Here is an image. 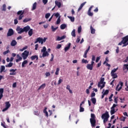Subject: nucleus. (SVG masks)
<instances>
[{"instance_id":"nucleus-1","label":"nucleus","mask_w":128,"mask_h":128,"mask_svg":"<svg viewBox=\"0 0 128 128\" xmlns=\"http://www.w3.org/2000/svg\"><path fill=\"white\" fill-rule=\"evenodd\" d=\"M128 36H126L123 38V40L121 42H120L118 44V46H122V44L124 45L122 46V47L126 46L128 45Z\"/></svg>"},{"instance_id":"nucleus-2","label":"nucleus","mask_w":128,"mask_h":128,"mask_svg":"<svg viewBox=\"0 0 128 128\" xmlns=\"http://www.w3.org/2000/svg\"><path fill=\"white\" fill-rule=\"evenodd\" d=\"M110 118V114H108V112H106L102 114V118L103 120L104 124H106L108 120V118Z\"/></svg>"},{"instance_id":"nucleus-3","label":"nucleus","mask_w":128,"mask_h":128,"mask_svg":"<svg viewBox=\"0 0 128 128\" xmlns=\"http://www.w3.org/2000/svg\"><path fill=\"white\" fill-rule=\"evenodd\" d=\"M96 116L94 114H91V118H90V122L91 124V126L92 127L96 126Z\"/></svg>"},{"instance_id":"nucleus-4","label":"nucleus","mask_w":128,"mask_h":128,"mask_svg":"<svg viewBox=\"0 0 128 128\" xmlns=\"http://www.w3.org/2000/svg\"><path fill=\"white\" fill-rule=\"evenodd\" d=\"M105 84L106 82H104V78H101L98 84V88H100V90H102V88H104Z\"/></svg>"},{"instance_id":"nucleus-5","label":"nucleus","mask_w":128,"mask_h":128,"mask_svg":"<svg viewBox=\"0 0 128 128\" xmlns=\"http://www.w3.org/2000/svg\"><path fill=\"white\" fill-rule=\"evenodd\" d=\"M41 52L42 53V55L40 56V58H46V56H48L49 54L48 52H46V47H43L42 49L41 50Z\"/></svg>"},{"instance_id":"nucleus-6","label":"nucleus","mask_w":128,"mask_h":128,"mask_svg":"<svg viewBox=\"0 0 128 128\" xmlns=\"http://www.w3.org/2000/svg\"><path fill=\"white\" fill-rule=\"evenodd\" d=\"M48 40V38H38L36 39V41L34 42V44H36L37 42H39V44H42L44 42H46V41Z\"/></svg>"},{"instance_id":"nucleus-7","label":"nucleus","mask_w":128,"mask_h":128,"mask_svg":"<svg viewBox=\"0 0 128 128\" xmlns=\"http://www.w3.org/2000/svg\"><path fill=\"white\" fill-rule=\"evenodd\" d=\"M24 10H20L17 12V14L19 16L18 18L19 20H22V18L24 16Z\"/></svg>"},{"instance_id":"nucleus-8","label":"nucleus","mask_w":128,"mask_h":128,"mask_svg":"<svg viewBox=\"0 0 128 128\" xmlns=\"http://www.w3.org/2000/svg\"><path fill=\"white\" fill-rule=\"evenodd\" d=\"M117 106L118 105L116 104H113L111 108V110H110L111 114H114L118 110V108H116Z\"/></svg>"},{"instance_id":"nucleus-9","label":"nucleus","mask_w":128,"mask_h":128,"mask_svg":"<svg viewBox=\"0 0 128 128\" xmlns=\"http://www.w3.org/2000/svg\"><path fill=\"white\" fill-rule=\"evenodd\" d=\"M30 52L28 50H25L23 53L22 54V56L23 58V60H26L28 56V54Z\"/></svg>"},{"instance_id":"nucleus-10","label":"nucleus","mask_w":128,"mask_h":128,"mask_svg":"<svg viewBox=\"0 0 128 128\" xmlns=\"http://www.w3.org/2000/svg\"><path fill=\"white\" fill-rule=\"evenodd\" d=\"M5 104L6 108L2 110V112H6V110H8L10 108V104L9 102H6Z\"/></svg>"},{"instance_id":"nucleus-11","label":"nucleus","mask_w":128,"mask_h":128,"mask_svg":"<svg viewBox=\"0 0 128 128\" xmlns=\"http://www.w3.org/2000/svg\"><path fill=\"white\" fill-rule=\"evenodd\" d=\"M123 85H124L123 82H120L119 84L116 86V90H118V92L120 90H121Z\"/></svg>"},{"instance_id":"nucleus-12","label":"nucleus","mask_w":128,"mask_h":128,"mask_svg":"<svg viewBox=\"0 0 128 128\" xmlns=\"http://www.w3.org/2000/svg\"><path fill=\"white\" fill-rule=\"evenodd\" d=\"M16 69H10L9 70L10 76H16Z\"/></svg>"},{"instance_id":"nucleus-13","label":"nucleus","mask_w":128,"mask_h":128,"mask_svg":"<svg viewBox=\"0 0 128 128\" xmlns=\"http://www.w3.org/2000/svg\"><path fill=\"white\" fill-rule=\"evenodd\" d=\"M14 34V30L10 28L8 30V32L7 33V36H12Z\"/></svg>"},{"instance_id":"nucleus-14","label":"nucleus","mask_w":128,"mask_h":128,"mask_svg":"<svg viewBox=\"0 0 128 128\" xmlns=\"http://www.w3.org/2000/svg\"><path fill=\"white\" fill-rule=\"evenodd\" d=\"M18 34H22L24 32V28H20V26H18L16 30Z\"/></svg>"},{"instance_id":"nucleus-15","label":"nucleus","mask_w":128,"mask_h":128,"mask_svg":"<svg viewBox=\"0 0 128 128\" xmlns=\"http://www.w3.org/2000/svg\"><path fill=\"white\" fill-rule=\"evenodd\" d=\"M94 8V6H91L88 12V16H94V14H92V12H90V11L92 10V8Z\"/></svg>"},{"instance_id":"nucleus-16","label":"nucleus","mask_w":128,"mask_h":128,"mask_svg":"<svg viewBox=\"0 0 128 128\" xmlns=\"http://www.w3.org/2000/svg\"><path fill=\"white\" fill-rule=\"evenodd\" d=\"M87 70H92L94 68V66L91 65V64H88L86 66Z\"/></svg>"},{"instance_id":"nucleus-17","label":"nucleus","mask_w":128,"mask_h":128,"mask_svg":"<svg viewBox=\"0 0 128 128\" xmlns=\"http://www.w3.org/2000/svg\"><path fill=\"white\" fill-rule=\"evenodd\" d=\"M28 63V60H24L22 62V68H26V64Z\"/></svg>"},{"instance_id":"nucleus-18","label":"nucleus","mask_w":128,"mask_h":128,"mask_svg":"<svg viewBox=\"0 0 128 128\" xmlns=\"http://www.w3.org/2000/svg\"><path fill=\"white\" fill-rule=\"evenodd\" d=\"M30 30V26H26L23 28V32H28Z\"/></svg>"},{"instance_id":"nucleus-19","label":"nucleus","mask_w":128,"mask_h":128,"mask_svg":"<svg viewBox=\"0 0 128 128\" xmlns=\"http://www.w3.org/2000/svg\"><path fill=\"white\" fill-rule=\"evenodd\" d=\"M17 59L16 60V62H20L22 60V58L20 54H17Z\"/></svg>"},{"instance_id":"nucleus-20","label":"nucleus","mask_w":128,"mask_h":128,"mask_svg":"<svg viewBox=\"0 0 128 128\" xmlns=\"http://www.w3.org/2000/svg\"><path fill=\"white\" fill-rule=\"evenodd\" d=\"M18 42H16V40H12L10 42V46H16Z\"/></svg>"},{"instance_id":"nucleus-21","label":"nucleus","mask_w":128,"mask_h":128,"mask_svg":"<svg viewBox=\"0 0 128 128\" xmlns=\"http://www.w3.org/2000/svg\"><path fill=\"white\" fill-rule=\"evenodd\" d=\"M55 4L57 6H58V8H60L62 6V3L58 2V0L55 1Z\"/></svg>"},{"instance_id":"nucleus-22","label":"nucleus","mask_w":128,"mask_h":128,"mask_svg":"<svg viewBox=\"0 0 128 128\" xmlns=\"http://www.w3.org/2000/svg\"><path fill=\"white\" fill-rule=\"evenodd\" d=\"M70 45H71L70 43H69L68 44V46L64 48V50H65V52H68V50H70Z\"/></svg>"},{"instance_id":"nucleus-23","label":"nucleus","mask_w":128,"mask_h":128,"mask_svg":"<svg viewBox=\"0 0 128 128\" xmlns=\"http://www.w3.org/2000/svg\"><path fill=\"white\" fill-rule=\"evenodd\" d=\"M110 74L112 78H118V74L116 73H110Z\"/></svg>"},{"instance_id":"nucleus-24","label":"nucleus","mask_w":128,"mask_h":128,"mask_svg":"<svg viewBox=\"0 0 128 128\" xmlns=\"http://www.w3.org/2000/svg\"><path fill=\"white\" fill-rule=\"evenodd\" d=\"M46 88V84H42L39 88H38V90H44Z\"/></svg>"},{"instance_id":"nucleus-25","label":"nucleus","mask_w":128,"mask_h":128,"mask_svg":"<svg viewBox=\"0 0 128 128\" xmlns=\"http://www.w3.org/2000/svg\"><path fill=\"white\" fill-rule=\"evenodd\" d=\"M46 110H48V108L46 107L44 110V112L46 116L48 117V113L46 112Z\"/></svg>"},{"instance_id":"nucleus-26","label":"nucleus","mask_w":128,"mask_h":128,"mask_svg":"<svg viewBox=\"0 0 128 128\" xmlns=\"http://www.w3.org/2000/svg\"><path fill=\"white\" fill-rule=\"evenodd\" d=\"M36 60H38V56L35 55V56H31V60H36Z\"/></svg>"},{"instance_id":"nucleus-27","label":"nucleus","mask_w":128,"mask_h":128,"mask_svg":"<svg viewBox=\"0 0 128 128\" xmlns=\"http://www.w3.org/2000/svg\"><path fill=\"white\" fill-rule=\"evenodd\" d=\"M91 101L94 104H96V100L94 98H91Z\"/></svg>"},{"instance_id":"nucleus-28","label":"nucleus","mask_w":128,"mask_h":128,"mask_svg":"<svg viewBox=\"0 0 128 128\" xmlns=\"http://www.w3.org/2000/svg\"><path fill=\"white\" fill-rule=\"evenodd\" d=\"M68 18H69L70 21L72 22H74V17L70 16H68Z\"/></svg>"},{"instance_id":"nucleus-29","label":"nucleus","mask_w":128,"mask_h":128,"mask_svg":"<svg viewBox=\"0 0 128 128\" xmlns=\"http://www.w3.org/2000/svg\"><path fill=\"white\" fill-rule=\"evenodd\" d=\"M60 28L61 30H64L66 28V24H62L60 25Z\"/></svg>"},{"instance_id":"nucleus-30","label":"nucleus","mask_w":128,"mask_h":128,"mask_svg":"<svg viewBox=\"0 0 128 128\" xmlns=\"http://www.w3.org/2000/svg\"><path fill=\"white\" fill-rule=\"evenodd\" d=\"M33 32L32 29H30L28 32V34L29 36H32Z\"/></svg>"},{"instance_id":"nucleus-31","label":"nucleus","mask_w":128,"mask_h":128,"mask_svg":"<svg viewBox=\"0 0 128 128\" xmlns=\"http://www.w3.org/2000/svg\"><path fill=\"white\" fill-rule=\"evenodd\" d=\"M30 20H32V18H26L24 20L23 22H30Z\"/></svg>"},{"instance_id":"nucleus-32","label":"nucleus","mask_w":128,"mask_h":128,"mask_svg":"<svg viewBox=\"0 0 128 128\" xmlns=\"http://www.w3.org/2000/svg\"><path fill=\"white\" fill-rule=\"evenodd\" d=\"M14 64L12 62H10L8 64L6 65V68H12Z\"/></svg>"},{"instance_id":"nucleus-33","label":"nucleus","mask_w":128,"mask_h":128,"mask_svg":"<svg viewBox=\"0 0 128 128\" xmlns=\"http://www.w3.org/2000/svg\"><path fill=\"white\" fill-rule=\"evenodd\" d=\"M82 64H88V61L84 58L82 59Z\"/></svg>"},{"instance_id":"nucleus-34","label":"nucleus","mask_w":128,"mask_h":128,"mask_svg":"<svg viewBox=\"0 0 128 128\" xmlns=\"http://www.w3.org/2000/svg\"><path fill=\"white\" fill-rule=\"evenodd\" d=\"M118 70V67L116 68H114L113 69L112 71H111V74H116V70Z\"/></svg>"},{"instance_id":"nucleus-35","label":"nucleus","mask_w":128,"mask_h":128,"mask_svg":"<svg viewBox=\"0 0 128 128\" xmlns=\"http://www.w3.org/2000/svg\"><path fill=\"white\" fill-rule=\"evenodd\" d=\"M71 34L72 36H74V38H76V30H73L72 31Z\"/></svg>"},{"instance_id":"nucleus-36","label":"nucleus","mask_w":128,"mask_h":128,"mask_svg":"<svg viewBox=\"0 0 128 128\" xmlns=\"http://www.w3.org/2000/svg\"><path fill=\"white\" fill-rule=\"evenodd\" d=\"M60 68H57L56 69V71L55 72V74L56 76H58V74L60 72Z\"/></svg>"},{"instance_id":"nucleus-37","label":"nucleus","mask_w":128,"mask_h":128,"mask_svg":"<svg viewBox=\"0 0 128 128\" xmlns=\"http://www.w3.org/2000/svg\"><path fill=\"white\" fill-rule=\"evenodd\" d=\"M64 80H62V77H60L59 80H58V84H62V82Z\"/></svg>"},{"instance_id":"nucleus-38","label":"nucleus","mask_w":128,"mask_h":128,"mask_svg":"<svg viewBox=\"0 0 128 128\" xmlns=\"http://www.w3.org/2000/svg\"><path fill=\"white\" fill-rule=\"evenodd\" d=\"M102 94H104L105 96L106 94H108V90H106L104 91V90H103V91L102 92Z\"/></svg>"},{"instance_id":"nucleus-39","label":"nucleus","mask_w":128,"mask_h":128,"mask_svg":"<svg viewBox=\"0 0 128 128\" xmlns=\"http://www.w3.org/2000/svg\"><path fill=\"white\" fill-rule=\"evenodd\" d=\"M90 30H91V34H94V32H96V30H94L92 27L91 26H90Z\"/></svg>"},{"instance_id":"nucleus-40","label":"nucleus","mask_w":128,"mask_h":128,"mask_svg":"<svg viewBox=\"0 0 128 128\" xmlns=\"http://www.w3.org/2000/svg\"><path fill=\"white\" fill-rule=\"evenodd\" d=\"M36 2H34L32 6V10H36Z\"/></svg>"},{"instance_id":"nucleus-41","label":"nucleus","mask_w":128,"mask_h":128,"mask_svg":"<svg viewBox=\"0 0 128 128\" xmlns=\"http://www.w3.org/2000/svg\"><path fill=\"white\" fill-rule=\"evenodd\" d=\"M60 16H59L57 20H56V24H60Z\"/></svg>"},{"instance_id":"nucleus-42","label":"nucleus","mask_w":128,"mask_h":128,"mask_svg":"<svg viewBox=\"0 0 128 128\" xmlns=\"http://www.w3.org/2000/svg\"><path fill=\"white\" fill-rule=\"evenodd\" d=\"M53 16H54L56 18H60V13L57 12V13H54Z\"/></svg>"},{"instance_id":"nucleus-43","label":"nucleus","mask_w":128,"mask_h":128,"mask_svg":"<svg viewBox=\"0 0 128 128\" xmlns=\"http://www.w3.org/2000/svg\"><path fill=\"white\" fill-rule=\"evenodd\" d=\"M90 50V46H89L88 48L85 51L84 54H88V51Z\"/></svg>"},{"instance_id":"nucleus-44","label":"nucleus","mask_w":128,"mask_h":128,"mask_svg":"<svg viewBox=\"0 0 128 128\" xmlns=\"http://www.w3.org/2000/svg\"><path fill=\"white\" fill-rule=\"evenodd\" d=\"M50 16V13H47L45 15L46 18H48Z\"/></svg>"},{"instance_id":"nucleus-45","label":"nucleus","mask_w":128,"mask_h":128,"mask_svg":"<svg viewBox=\"0 0 128 128\" xmlns=\"http://www.w3.org/2000/svg\"><path fill=\"white\" fill-rule=\"evenodd\" d=\"M78 34H80V32H82V26H80L78 28Z\"/></svg>"},{"instance_id":"nucleus-46","label":"nucleus","mask_w":128,"mask_h":128,"mask_svg":"<svg viewBox=\"0 0 128 128\" xmlns=\"http://www.w3.org/2000/svg\"><path fill=\"white\" fill-rule=\"evenodd\" d=\"M51 28L52 32H56L58 30V27L54 28V26H52Z\"/></svg>"},{"instance_id":"nucleus-47","label":"nucleus","mask_w":128,"mask_h":128,"mask_svg":"<svg viewBox=\"0 0 128 128\" xmlns=\"http://www.w3.org/2000/svg\"><path fill=\"white\" fill-rule=\"evenodd\" d=\"M4 70H6V67H4V66H1L0 72H4Z\"/></svg>"},{"instance_id":"nucleus-48","label":"nucleus","mask_w":128,"mask_h":128,"mask_svg":"<svg viewBox=\"0 0 128 128\" xmlns=\"http://www.w3.org/2000/svg\"><path fill=\"white\" fill-rule=\"evenodd\" d=\"M84 112V108L82 107V106H80V112Z\"/></svg>"},{"instance_id":"nucleus-49","label":"nucleus","mask_w":128,"mask_h":128,"mask_svg":"<svg viewBox=\"0 0 128 128\" xmlns=\"http://www.w3.org/2000/svg\"><path fill=\"white\" fill-rule=\"evenodd\" d=\"M100 60V57H97L96 60V62H98Z\"/></svg>"},{"instance_id":"nucleus-50","label":"nucleus","mask_w":128,"mask_h":128,"mask_svg":"<svg viewBox=\"0 0 128 128\" xmlns=\"http://www.w3.org/2000/svg\"><path fill=\"white\" fill-rule=\"evenodd\" d=\"M92 60H93L94 62V60H96V56L94 55H92Z\"/></svg>"},{"instance_id":"nucleus-51","label":"nucleus","mask_w":128,"mask_h":128,"mask_svg":"<svg viewBox=\"0 0 128 128\" xmlns=\"http://www.w3.org/2000/svg\"><path fill=\"white\" fill-rule=\"evenodd\" d=\"M60 48H62V44H58L57 45V46L56 47V48L58 50V49Z\"/></svg>"},{"instance_id":"nucleus-52","label":"nucleus","mask_w":128,"mask_h":128,"mask_svg":"<svg viewBox=\"0 0 128 128\" xmlns=\"http://www.w3.org/2000/svg\"><path fill=\"white\" fill-rule=\"evenodd\" d=\"M45 74L46 76V78H48V76H50V72H46Z\"/></svg>"},{"instance_id":"nucleus-53","label":"nucleus","mask_w":128,"mask_h":128,"mask_svg":"<svg viewBox=\"0 0 128 128\" xmlns=\"http://www.w3.org/2000/svg\"><path fill=\"white\" fill-rule=\"evenodd\" d=\"M80 42V37H78V38L76 40V42L78 44V42Z\"/></svg>"},{"instance_id":"nucleus-54","label":"nucleus","mask_w":128,"mask_h":128,"mask_svg":"<svg viewBox=\"0 0 128 128\" xmlns=\"http://www.w3.org/2000/svg\"><path fill=\"white\" fill-rule=\"evenodd\" d=\"M54 54H51V59H50V62H52V60H54Z\"/></svg>"},{"instance_id":"nucleus-55","label":"nucleus","mask_w":128,"mask_h":128,"mask_svg":"<svg viewBox=\"0 0 128 128\" xmlns=\"http://www.w3.org/2000/svg\"><path fill=\"white\" fill-rule=\"evenodd\" d=\"M108 62V58H106V60L104 62V64H106V62Z\"/></svg>"},{"instance_id":"nucleus-56","label":"nucleus","mask_w":128,"mask_h":128,"mask_svg":"<svg viewBox=\"0 0 128 128\" xmlns=\"http://www.w3.org/2000/svg\"><path fill=\"white\" fill-rule=\"evenodd\" d=\"M113 94H112L109 97V101L112 102V98Z\"/></svg>"},{"instance_id":"nucleus-57","label":"nucleus","mask_w":128,"mask_h":128,"mask_svg":"<svg viewBox=\"0 0 128 128\" xmlns=\"http://www.w3.org/2000/svg\"><path fill=\"white\" fill-rule=\"evenodd\" d=\"M56 40H58V41L59 40H62L61 37H60V36H58L56 37Z\"/></svg>"},{"instance_id":"nucleus-58","label":"nucleus","mask_w":128,"mask_h":128,"mask_svg":"<svg viewBox=\"0 0 128 128\" xmlns=\"http://www.w3.org/2000/svg\"><path fill=\"white\" fill-rule=\"evenodd\" d=\"M38 44H36L35 45V50H38Z\"/></svg>"},{"instance_id":"nucleus-59","label":"nucleus","mask_w":128,"mask_h":128,"mask_svg":"<svg viewBox=\"0 0 128 128\" xmlns=\"http://www.w3.org/2000/svg\"><path fill=\"white\" fill-rule=\"evenodd\" d=\"M4 94V88H0V94Z\"/></svg>"},{"instance_id":"nucleus-60","label":"nucleus","mask_w":128,"mask_h":128,"mask_svg":"<svg viewBox=\"0 0 128 128\" xmlns=\"http://www.w3.org/2000/svg\"><path fill=\"white\" fill-rule=\"evenodd\" d=\"M42 2L44 4H46L48 3V0H42Z\"/></svg>"},{"instance_id":"nucleus-61","label":"nucleus","mask_w":128,"mask_h":128,"mask_svg":"<svg viewBox=\"0 0 128 128\" xmlns=\"http://www.w3.org/2000/svg\"><path fill=\"white\" fill-rule=\"evenodd\" d=\"M18 20L15 19L14 20V24H18Z\"/></svg>"},{"instance_id":"nucleus-62","label":"nucleus","mask_w":128,"mask_h":128,"mask_svg":"<svg viewBox=\"0 0 128 128\" xmlns=\"http://www.w3.org/2000/svg\"><path fill=\"white\" fill-rule=\"evenodd\" d=\"M6 10V4H4L3 6H2V10L5 11Z\"/></svg>"},{"instance_id":"nucleus-63","label":"nucleus","mask_w":128,"mask_h":128,"mask_svg":"<svg viewBox=\"0 0 128 128\" xmlns=\"http://www.w3.org/2000/svg\"><path fill=\"white\" fill-rule=\"evenodd\" d=\"M12 87L13 88H16V82H14L12 84Z\"/></svg>"},{"instance_id":"nucleus-64","label":"nucleus","mask_w":128,"mask_h":128,"mask_svg":"<svg viewBox=\"0 0 128 128\" xmlns=\"http://www.w3.org/2000/svg\"><path fill=\"white\" fill-rule=\"evenodd\" d=\"M128 62V56L126 57V60H124V62Z\"/></svg>"}]
</instances>
